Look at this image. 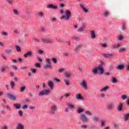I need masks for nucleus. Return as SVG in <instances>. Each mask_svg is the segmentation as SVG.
Returning a JSON list of instances; mask_svg holds the SVG:
<instances>
[{"label": "nucleus", "mask_w": 129, "mask_h": 129, "mask_svg": "<svg viewBox=\"0 0 129 129\" xmlns=\"http://www.w3.org/2000/svg\"><path fill=\"white\" fill-rule=\"evenodd\" d=\"M25 90H26V87L23 86L20 88V92H24Z\"/></svg>", "instance_id": "nucleus-34"}, {"label": "nucleus", "mask_w": 129, "mask_h": 129, "mask_svg": "<svg viewBox=\"0 0 129 129\" xmlns=\"http://www.w3.org/2000/svg\"><path fill=\"white\" fill-rule=\"evenodd\" d=\"M29 109L31 110H35V109H36V106H29Z\"/></svg>", "instance_id": "nucleus-40"}, {"label": "nucleus", "mask_w": 129, "mask_h": 129, "mask_svg": "<svg viewBox=\"0 0 129 129\" xmlns=\"http://www.w3.org/2000/svg\"><path fill=\"white\" fill-rule=\"evenodd\" d=\"M7 3H8L9 5H13V3H14V0H7Z\"/></svg>", "instance_id": "nucleus-42"}, {"label": "nucleus", "mask_w": 129, "mask_h": 129, "mask_svg": "<svg viewBox=\"0 0 129 129\" xmlns=\"http://www.w3.org/2000/svg\"><path fill=\"white\" fill-rule=\"evenodd\" d=\"M28 108V105H24L22 106V109H27Z\"/></svg>", "instance_id": "nucleus-54"}, {"label": "nucleus", "mask_w": 129, "mask_h": 129, "mask_svg": "<svg viewBox=\"0 0 129 129\" xmlns=\"http://www.w3.org/2000/svg\"><path fill=\"white\" fill-rule=\"evenodd\" d=\"M80 118L81 120L85 123L88 122V118H87V116H86V115H85V114H82L81 115V116L80 117Z\"/></svg>", "instance_id": "nucleus-5"}, {"label": "nucleus", "mask_w": 129, "mask_h": 129, "mask_svg": "<svg viewBox=\"0 0 129 129\" xmlns=\"http://www.w3.org/2000/svg\"><path fill=\"white\" fill-rule=\"evenodd\" d=\"M97 69L98 71L100 72V74H103L104 70H103V68L101 66H99L97 68Z\"/></svg>", "instance_id": "nucleus-12"}, {"label": "nucleus", "mask_w": 129, "mask_h": 129, "mask_svg": "<svg viewBox=\"0 0 129 129\" xmlns=\"http://www.w3.org/2000/svg\"><path fill=\"white\" fill-rule=\"evenodd\" d=\"M65 15H63L61 18H60V21H62V20H63V19H64L65 20H66V21H68L69 20V18H70V17H71V13L70 12V11H67Z\"/></svg>", "instance_id": "nucleus-3"}, {"label": "nucleus", "mask_w": 129, "mask_h": 129, "mask_svg": "<svg viewBox=\"0 0 129 129\" xmlns=\"http://www.w3.org/2000/svg\"><path fill=\"white\" fill-rule=\"evenodd\" d=\"M51 93V90L49 89H44L41 91H40L38 95L39 96H44V95H49Z\"/></svg>", "instance_id": "nucleus-1"}, {"label": "nucleus", "mask_w": 129, "mask_h": 129, "mask_svg": "<svg viewBox=\"0 0 129 129\" xmlns=\"http://www.w3.org/2000/svg\"><path fill=\"white\" fill-rule=\"evenodd\" d=\"M124 68V66L123 64H120L117 67L116 69L118 70H122Z\"/></svg>", "instance_id": "nucleus-23"}, {"label": "nucleus", "mask_w": 129, "mask_h": 129, "mask_svg": "<svg viewBox=\"0 0 129 129\" xmlns=\"http://www.w3.org/2000/svg\"><path fill=\"white\" fill-rule=\"evenodd\" d=\"M5 52L6 53V54H12V53H13V49H6L5 50Z\"/></svg>", "instance_id": "nucleus-28"}, {"label": "nucleus", "mask_w": 129, "mask_h": 129, "mask_svg": "<svg viewBox=\"0 0 129 129\" xmlns=\"http://www.w3.org/2000/svg\"><path fill=\"white\" fill-rule=\"evenodd\" d=\"M127 96H126V95H123L121 97V99L124 100L126 99V98H127Z\"/></svg>", "instance_id": "nucleus-47"}, {"label": "nucleus", "mask_w": 129, "mask_h": 129, "mask_svg": "<svg viewBox=\"0 0 129 129\" xmlns=\"http://www.w3.org/2000/svg\"><path fill=\"white\" fill-rule=\"evenodd\" d=\"M38 62H43V58L42 57H38Z\"/></svg>", "instance_id": "nucleus-56"}, {"label": "nucleus", "mask_w": 129, "mask_h": 129, "mask_svg": "<svg viewBox=\"0 0 129 129\" xmlns=\"http://www.w3.org/2000/svg\"><path fill=\"white\" fill-rule=\"evenodd\" d=\"M64 76L67 78H70V77L71 76V74H70V73H69L68 72H64Z\"/></svg>", "instance_id": "nucleus-21"}, {"label": "nucleus", "mask_w": 129, "mask_h": 129, "mask_svg": "<svg viewBox=\"0 0 129 129\" xmlns=\"http://www.w3.org/2000/svg\"><path fill=\"white\" fill-rule=\"evenodd\" d=\"M48 85L49 87L50 88V89H52L54 87V83L53 82L50 81L48 82Z\"/></svg>", "instance_id": "nucleus-16"}, {"label": "nucleus", "mask_w": 129, "mask_h": 129, "mask_svg": "<svg viewBox=\"0 0 129 129\" xmlns=\"http://www.w3.org/2000/svg\"><path fill=\"white\" fill-rule=\"evenodd\" d=\"M72 94L70 93H67L64 95V97L67 98L69 97V96H71Z\"/></svg>", "instance_id": "nucleus-49"}, {"label": "nucleus", "mask_w": 129, "mask_h": 129, "mask_svg": "<svg viewBox=\"0 0 129 129\" xmlns=\"http://www.w3.org/2000/svg\"><path fill=\"white\" fill-rule=\"evenodd\" d=\"M14 13L15 15H19V12L18 11V10L16 9L14 10Z\"/></svg>", "instance_id": "nucleus-53"}, {"label": "nucleus", "mask_w": 129, "mask_h": 129, "mask_svg": "<svg viewBox=\"0 0 129 129\" xmlns=\"http://www.w3.org/2000/svg\"><path fill=\"white\" fill-rule=\"evenodd\" d=\"M16 48L18 52H21V47H20V46L16 45Z\"/></svg>", "instance_id": "nucleus-41"}, {"label": "nucleus", "mask_w": 129, "mask_h": 129, "mask_svg": "<svg viewBox=\"0 0 129 129\" xmlns=\"http://www.w3.org/2000/svg\"><path fill=\"white\" fill-rule=\"evenodd\" d=\"M6 108L7 109H8V110H11V107H10V106H9L8 105H6Z\"/></svg>", "instance_id": "nucleus-61"}, {"label": "nucleus", "mask_w": 129, "mask_h": 129, "mask_svg": "<svg viewBox=\"0 0 129 129\" xmlns=\"http://www.w3.org/2000/svg\"><path fill=\"white\" fill-rule=\"evenodd\" d=\"M20 69H21L22 70H26V69H28V67H21L20 68Z\"/></svg>", "instance_id": "nucleus-60"}, {"label": "nucleus", "mask_w": 129, "mask_h": 129, "mask_svg": "<svg viewBox=\"0 0 129 129\" xmlns=\"http://www.w3.org/2000/svg\"><path fill=\"white\" fill-rule=\"evenodd\" d=\"M108 89H109V87H108V86H107L105 87L102 88L100 91V92H102L103 91H106V90H108Z\"/></svg>", "instance_id": "nucleus-25"}, {"label": "nucleus", "mask_w": 129, "mask_h": 129, "mask_svg": "<svg viewBox=\"0 0 129 129\" xmlns=\"http://www.w3.org/2000/svg\"><path fill=\"white\" fill-rule=\"evenodd\" d=\"M27 102H30V100L29 99H26L25 101H23L22 103L23 104H25L27 103Z\"/></svg>", "instance_id": "nucleus-50"}, {"label": "nucleus", "mask_w": 129, "mask_h": 129, "mask_svg": "<svg viewBox=\"0 0 129 129\" xmlns=\"http://www.w3.org/2000/svg\"><path fill=\"white\" fill-rule=\"evenodd\" d=\"M41 41L43 42L44 43H52V41H51L49 39L43 38L41 39Z\"/></svg>", "instance_id": "nucleus-19"}, {"label": "nucleus", "mask_w": 129, "mask_h": 129, "mask_svg": "<svg viewBox=\"0 0 129 129\" xmlns=\"http://www.w3.org/2000/svg\"><path fill=\"white\" fill-rule=\"evenodd\" d=\"M107 16H109V12H104L103 16L106 17H107Z\"/></svg>", "instance_id": "nucleus-37"}, {"label": "nucleus", "mask_w": 129, "mask_h": 129, "mask_svg": "<svg viewBox=\"0 0 129 129\" xmlns=\"http://www.w3.org/2000/svg\"><path fill=\"white\" fill-rule=\"evenodd\" d=\"M92 72H93V74H97V72H98V71L97 70V68H95L94 69L92 70Z\"/></svg>", "instance_id": "nucleus-31"}, {"label": "nucleus", "mask_w": 129, "mask_h": 129, "mask_svg": "<svg viewBox=\"0 0 129 129\" xmlns=\"http://www.w3.org/2000/svg\"><path fill=\"white\" fill-rule=\"evenodd\" d=\"M8 68H9V64L4 66L0 68V72L2 73H5V72H6Z\"/></svg>", "instance_id": "nucleus-7"}, {"label": "nucleus", "mask_w": 129, "mask_h": 129, "mask_svg": "<svg viewBox=\"0 0 129 129\" xmlns=\"http://www.w3.org/2000/svg\"><path fill=\"white\" fill-rule=\"evenodd\" d=\"M81 7L82 9V10L84 12H85V13H87V12H88V10L87 9H85V8H84V4H81Z\"/></svg>", "instance_id": "nucleus-29"}, {"label": "nucleus", "mask_w": 129, "mask_h": 129, "mask_svg": "<svg viewBox=\"0 0 129 129\" xmlns=\"http://www.w3.org/2000/svg\"><path fill=\"white\" fill-rule=\"evenodd\" d=\"M46 64H51V60H50V59L47 58L46 60Z\"/></svg>", "instance_id": "nucleus-45"}, {"label": "nucleus", "mask_w": 129, "mask_h": 129, "mask_svg": "<svg viewBox=\"0 0 129 129\" xmlns=\"http://www.w3.org/2000/svg\"><path fill=\"white\" fill-rule=\"evenodd\" d=\"M52 61L54 63V64H56L57 63V59L56 58L52 57Z\"/></svg>", "instance_id": "nucleus-48"}, {"label": "nucleus", "mask_w": 129, "mask_h": 129, "mask_svg": "<svg viewBox=\"0 0 129 129\" xmlns=\"http://www.w3.org/2000/svg\"><path fill=\"white\" fill-rule=\"evenodd\" d=\"M10 86L11 87V89H15V86H16V84H15V82L12 81L10 83Z\"/></svg>", "instance_id": "nucleus-27"}, {"label": "nucleus", "mask_w": 129, "mask_h": 129, "mask_svg": "<svg viewBox=\"0 0 129 129\" xmlns=\"http://www.w3.org/2000/svg\"><path fill=\"white\" fill-rule=\"evenodd\" d=\"M114 48H119L120 47V44L117 43V44L114 45Z\"/></svg>", "instance_id": "nucleus-58"}, {"label": "nucleus", "mask_w": 129, "mask_h": 129, "mask_svg": "<svg viewBox=\"0 0 129 129\" xmlns=\"http://www.w3.org/2000/svg\"><path fill=\"white\" fill-rule=\"evenodd\" d=\"M81 85L83 87V88H84V89H87V85H86V82L85 81H83L81 84Z\"/></svg>", "instance_id": "nucleus-18"}, {"label": "nucleus", "mask_w": 129, "mask_h": 129, "mask_svg": "<svg viewBox=\"0 0 129 129\" xmlns=\"http://www.w3.org/2000/svg\"><path fill=\"white\" fill-rule=\"evenodd\" d=\"M91 36L92 39H95L96 38V36H95V32L94 31H92L91 32Z\"/></svg>", "instance_id": "nucleus-24"}, {"label": "nucleus", "mask_w": 129, "mask_h": 129, "mask_svg": "<svg viewBox=\"0 0 129 129\" xmlns=\"http://www.w3.org/2000/svg\"><path fill=\"white\" fill-rule=\"evenodd\" d=\"M57 106L56 105H53L51 106L50 108V110L49 112V114H51V115H54L55 113H56V112L57 111Z\"/></svg>", "instance_id": "nucleus-2"}, {"label": "nucleus", "mask_w": 129, "mask_h": 129, "mask_svg": "<svg viewBox=\"0 0 129 129\" xmlns=\"http://www.w3.org/2000/svg\"><path fill=\"white\" fill-rule=\"evenodd\" d=\"M44 69H48L49 68V69H52V66L51 64H46V65L44 66Z\"/></svg>", "instance_id": "nucleus-22"}, {"label": "nucleus", "mask_w": 129, "mask_h": 129, "mask_svg": "<svg viewBox=\"0 0 129 129\" xmlns=\"http://www.w3.org/2000/svg\"><path fill=\"white\" fill-rule=\"evenodd\" d=\"M58 71L59 73H61L63 72V71H64V69H63V68L59 69H58Z\"/></svg>", "instance_id": "nucleus-55"}, {"label": "nucleus", "mask_w": 129, "mask_h": 129, "mask_svg": "<svg viewBox=\"0 0 129 129\" xmlns=\"http://www.w3.org/2000/svg\"><path fill=\"white\" fill-rule=\"evenodd\" d=\"M118 111H122L124 109L123 104L121 102H119L117 107Z\"/></svg>", "instance_id": "nucleus-6"}, {"label": "nucleus", "mask_w": 129, "mask_h": 129, "mask_svg": "<svg viewBox=\"0 0 129 129\" xmlns=\"http://www.w3.org/2000/svg\"><path fill=\"white\" fill-rule=\"evenodd\" d=\"M58 7L60 8V9H63V8H64V4H61L59 5Z\"/></svg>", "instance_id": "nucleus-59"}, {"label": "nucleus", "mask_w": 129, "mask_h": 129, "mask_svg": "<svg viewBox=\"0 0 129 129\" xmlns=\"http://www.w3.org/2000/svg\"><path fill=\"white\" fill-rule=\"evenodd\" d=\"M31 71L32 73H33V74H35L37 72V71L36 70V69H31Z\"/></svg>", "instance_id": "nucleus-51"}, {"label": "nucleus", "mask_w": 129, "mask_h": 129, "mask_svg": "<svg viewBox=\"0 0 129 129\" xmlns=\"http://www.w3.org/2000/svg\"><path fill=\"white\" fill-rule=\"evenodd\" d=\"M24 58H28V57H33V52L32 51H28L23 55Z\"/></svg>", "instance_id": "nucleus-9"}, {"label": "nucleus", "mask_w": 129, "mask_h": 129, "mask_svg": "<svg viewBox=\"0 0 129 129\" xmlns=\"http://www.w3.org/2000/svg\"><path fill=\"white\" fill-rule=\"evenodd\" d=\"M81 127H82V128L86 129L87 128V126L86 125H82Z\"/></svg>", "instance_id": "nucleus-57"}, {"label": "nucleus", "mask_w": 129, "mask_h": 129, "mask_svg": "<svg viewBox=\"0 0 129 129\" xmlns=\"http://www.w3.org/2000/svg\"><path fill=\"white\" fill-rule=\"evenodd\" d=\"M16 129H24V126L22 124H18Z\"/></svg>", "instance_id": "nucleus-26"}, {"label": "nucleus", "mask_w": 129, "mask_h": 129, "mask_svg": "<svg viewBox=\"0 0 129 129\" xmlns=\"http://www.w3.org/2000/svg\"><path fill=\"white\" fill-rule=\"evenodd\" d=\"M85 29V24H83L81 27H80L78 29V33H81V32H83Z\"/></svg>", "instance_id": "nucleus-14"}, {"label": "nucleus", "mask_w": 129, "mask_h": 129, "mask_svg": "<svg viewBox=\"0 0 129 129\" xmlns=\"http://www.w3.org/2000/svg\"><path fill=\"white\" fill-rule=\"evenodd\" d=\"M126 51L125 48L124 47H121L119 50V52H124Z\"/></svg>", "instance_id": "nucleus-39"}, {"label": "nucleus", "mask_w": 129, "mask_h": 129, "mask_svg": "<svg viewBox=\"0 0 129 129\" xmlns=\"http://www.w3.org/2000/svg\"><path fill=\"white\" fill-rule=\"evenodd\" d=\"M69 55H70L69 53H65L63 54V55L66 56V57L69 56Z\"/></svg>", "instance_id": "nucleus-63"}, {"label": "nucleus", "mask_w": 129, "mask_h": 129, "mask_svg": "<svg viewBox=\"0 0 129 129\" xmlns=\"http://www.w3.org/2000/svg\"><path fill=\"white\" fill-rule=\"evenodd\" d=\"M99 118L97 115H95L92 117V120L93 121L97 122L99 120Z\"/></svg>", "instance_id": "nucleus-20"}, {"label": "nucleus", "mask_w": 129, "mask_h": 129, "mask_svg": "<svg viewBox=\"0 0 129 129\" xmlns=\"http://www.w3.org/2000/svg\"><path fill=\"white\" fill-rule=\"evenodd\" d=\"M114 107V103H110L107 105V109H108V110H112Z\"/></svg>", "instance_id": "nucleus-8"}, {"label": "nucleus", "mask_w": 129, "mask_h": 129, "mask_svg": "<svg viewBox=\"0 0 129 129\" xmlns=\"http://www.w3.org/2000/svg\"><path fill=\"white\" fill-rule=\"evenodd\" d=\"M19 114L20 116H23V111L21 110L19 111Z\"/></svg>", "instance_id": "nucleus-52"}, {"label": "nucleus", "mask_w": 129, "mask_h": 129, "mask_svg": "<svg viewBox=\"0 0 129 129\" xmlns=\"http://www.w3.org/2000/svg\"><path fill=\"white\" fill-rule=\"evenodd\" d=\"M73 40H74L75 41H79L80 40V37L79 36H75L73 37Z\"/></svg>", "instance_id": "nucleus-33"}, {"label": "nucleus", "mask_w": 129, "mask_h": 129, "mask_svg": "<svg viewBox=\"0 0 129 129\" xmlns=\"http://www.w3.org/2000/svg\"><path fill=\"white\" fill-rule=\"evenodd\" d=\"M112 83H116V82H117V80H116V78H113L112 79Z\"/></svg>", "instance_id": "nucleus-43"}, {"label": "nucleus", "mask_w": 129, "mask_h": 129, "mask_svg": "<svg viewBox=\"0 0 129 129\" xmlns=\"http://www.w3.org/2000/svg\"><path fill=\"white\" fill-rule=\"evenodd\" d=\"M35 67L36 68H41V64L40 63H37L35 64Z\"/></svg>", "instance_id": "nucleus-46"}, {"label": "nucleus", "mask_w": 129, "mask_h": 129, "mask_svg": "<svg viewBox=\"0 0 129 129\" xmlns=\"http://www.w3.org/2000/svg\"><path fill=\"white\" fill-rule=\"evenodd\" d=\"M102 55L107 59H111L113 55L112 54L103 53L102 54Z\"/></svg>", "instance_id": "nucleus-10"}, {"label": "nucleus", "mask_w": 129, "mask_h": 129, "mask_svg": "<svg viewBox=\"0 0 129 129\" xmlns=\"http://www.w3.org/2000/svg\"><path fill=\"white\" fill-rule=\"evenodd\" d=\"M105 125V122L103 120H101V127H103Z\"/></svg>", "instance_id": "nucleus-35"}, {"label": "nucleus", "mask_w": 129, "mask_h": 129, "mask_svg": "<svg viewBox=\"0 0 129 129\" xmlns=\"http://www.w3.org/2000/svg\"><path fill=\"white\" fill-rule=\"evenodd\" d=\"M83 111H84V109L80 108L78 110L77 112L78 113H81V112H83Z\"/></svg>", "instance_id": "nucleus-38"}, {"label": "nucleus", "mask_w": 129, "mask_h": 129, "mask_svg": "<svg viewBox=\"0 0 129 129\" xmlns=\"http://www.w3.org/2000/svg\"><path fill=\"white\" fill-rule=\"evenodd\" d=\"M86 114H87V115H92V112L90 111H87L86 112Z\"/></svg>", "instance_id": "nucleus-44"}, {"label": "nucleus", "mask_w": 129, "mask_h": 129, "mask_svg": "<svg viewBox=\"0 0 129 129\" xmlns=\"http://www.w3.org/2000/svg\"><path fill=\"white\" fill-rule=\"evenodd\" d=\"M13 69H14V70H18V68L17 67V66H13Z\"/></svg>", "instance_id": "nucleus-64"}, {"label": "nucleus", "mask_w": 129, "mask_h": 129, "mask_svg": "<svg viewBox=\"0 0 129 129\" xmlns=\"http://www.w3.org/2000/svg\"><path fill=\"white\" fill-rule=\"evenodd\" d=\"M128 117H129V114H126L124 117V120L125 121H126L128 120Z\"/></svg>", "instance_id": "nucleus-32"}, {"label": "nucleus", "mask_w": 129, "mask_h": 129, "mask_svg": "<svg viewBox=\"0 0 129 129\" xmlns=\"http://www.w3.org/2000/svg\"><path fill=\"white\" fill-rule=\"evenodd\" d=\"M6 97L8 98L9 99H10V100H12L13 101H16L18 99V98L17 97L15 96L13 94H10V93H7L6 94Z\"/></svg>", "instance_id": "nucleus-4"}, {"label": "nucleus", "mask_w": 129, "mask_h": 129, "mask_svg": "<svg viewBox=\"0 0 129 129\" xmlns=\"http://www.w3.org/2000/svg\"><path fill=\"white\" fill-rule=\"evenodd\" d=\"M76 98L78 100H84V98L83 97H82V96H81V94H77L76 95Z\"/></svg>", "instance_id": "nucleus-13"}, {"label": "nucleus", "mask_w": 129, "mask_h": 129, "mask_svg": "<svg viewBox=\"0 0 129 129\" xmlns=\"http://www.w3.org/2000/svg\"><path fill=\"white\" fill-rule=\"evenodd\" d=\"M14 107H15L16 109H20V108H22V105L19 103H15L14 104Z\"/></svg>", "instance_id": "nucleus-15"}, {"label": "nucleus", "mask_w": 129, "mask_h": 129, "mask_svg": "<svg viewBox=\"0 0 129 129\" xmlns=\"http://www.w3.org/2000/svg\"><path fill=\"white\" fill-rule=\"evenodd\" d=\"M47 9H53V10H57V9H58V6L50 4L47 5Z\"/></svg>", "instance_id": "nucleus-11"}, {"label": "nucleus", "mask_w": 129, "mask_h": 129, "mask_svg": "<svg viewBox=\"0 0 129 129\" xmlns=\"http://www.w3.org/2000/svg\"><path fill=\"white\" fill-rule=\"evenodd\" d=\"M67 105L69 108H71V109H74L75 108V106L73 104H70L69 103H67Z\"/></svg>", "instance_id": "nucleus-17"}, {"label": "nucleus", "mask_w": 129, "mask_h": 129, "mask_svg": "<svg viewBox=\"0 0 129 129\" xmlns=\"http://www.w3.org/2000/svg\"><path fill=\"white\" fill-rule=\"evenodd\" d=\"M66 85H67V86H69V85H70V82L69 81V80H67V79H64L63 80Z\"/></svg>", "instance_id": "nucleus-30"}, {"label": "nucleus", "mask_w": 129, "mask_h": 129, "mask_svg": "<svg viewBox=\"0 0 129 129\" xmlns=\"http://www.w3.org/2000/svg\"><path fill=\"white\" fill-rule=\"evenodd\" d=\"M123 39V36H122V35L121 34L119 35L118 37V40H119V41H121V40H122Z\"/></svg>", "instance_id": "nucleus-36"}, {"label": "nucleus", "mask_w": 129, "mask_h": 129, "mask_svg": "<svg viewBox=\"0 0 129 129\" xmlns=\"http://www.w3.org/2000/svg\"><path fill=\"white\" fill-rule=\"evenodd\" d=\"M102 46L103 48H106V47H107V45L106 43L102 44Z\"/></svg>", "instance_id": "nucleus-62"}]
</instances>
